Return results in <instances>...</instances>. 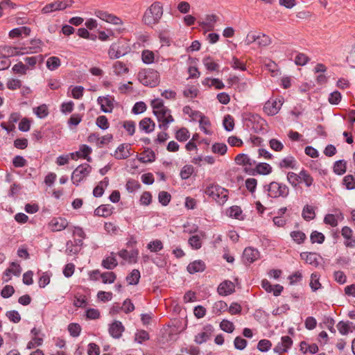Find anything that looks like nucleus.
<instances>
[{
	"label": "nucleus",
	"mask_w": 355,
	"mask_h": 355,
	"mask_svg": "<svg viewBox=\"0 0 355 355\" xmlns=\"http://www.w3.org/2000/svg\"><path fill=\"white\" fill-rule=\"evenodd\" d=\"M163 15V8L159 2L153 3L144 12L143 21L145 24L153 26L160 20Z\"/></svg>",
	"instance_id": "1"
},
{
	"label": "nucleus",
	"mask_w": 355,
	"mask_h": 355,
	"mask_svg": "<svg viewBox=\"0 0 355 355\" xmlns=\"http://www.w3.org/2000/svg\"><path fill=\"white\" fill-rule=\"evenodd\" d=\"M205 193L220 205H224L228 199V191L217 184H210L205 189Z\"/></svg>",
	"instance_id": "2"
},
{
	"label": "nucleus",
	"mask_w": 355,
	"mask_h": 355,
	"mask_svg": "<svg viewBox=\"0 0 355 355\" xmlns=\"http://www.w3.org/2000/svg\"><path fill=\"white\" fill-rule=\"evenodd\" d=\"M268 196L271 198H286L289 194V188L284 184L277 182H272L265 186Z\"/></svg>",
	"instance_id": "3"
},
{
	"label": "nucleus",
	"mask_w": 355,
	"mask_h": 355,
	"mask_svg": "<svg viewBox=\"0 0 355 355\" xmlns=\"http://www.w3.org/2000/svg\"><path fill=\"white\" fill-rule=\"evenodd\" d=\"M139 79L144 85L155 87L159 83V74L157 71L148 69L139 73Z\"/></svg>",
	"instance_id": "4"
},
{
	"label": "nucleus",
	"mask_w": 355,
	"mask_h": 355,
	"mask_svg": "<svg viewBox=\"0 0 355 355\" xmlns=\"http://www.w3.org/2000/svg\"><path fill=\"white\" fill-rule=\"evenodd\" d=\"M91 170L92 167L87 164L78 166L72 173L71 181L73 184L78 185L89 175Z\"/></svg>",
	"instance_id": "5"
},
{
	"label": "nucleus",
	"mask_w": 355,
	"mask_h": 355,
	"mask_svg": "<svg viewBox=\"0 0 355 355\" xmlns=\"http://www.w3.org/2000/svg\"><path fill=\"white\" fill-rule=\"evenodd\" d=\"M155 115L159 122V128L164 130H166L168 128V124L174 121L171 114V110L168 108L161 111H157Z\"/></svg>",
	"instance_id": "6"
},
{
	"label": "nucleus",
	"mask_w": 355,
	"mask_h": 355,
	"mask_svg": "<svg viewBox=\"0 0 355 355\" xmlns=\"http://www.w3.org/2000/svg\"><path fill=\"white\" fill-rule=\"evenodd\" d=\"M283 104L282 99H270L268 101L263 107L264 112L270 116L277 114L281 109Z\"/></svg>",
	"instance_id": "7"
},
{
	"label": "nucleus",
	"mask_w": 355,
	"mask_h": 355,
	"mask_svg": "<svg viewBox=\"0 0 355 355\" xmlns=\"http://www.w3.org/2000/svg\"><path fill=\"white\" fill-rule=\"evenodd\" d=\"M128 32L127 24L121 19L112 15V36L124 35Z\"/></svg>",
	"instance_id": "8"
},
{
	"label": "nucleus",
	"mask_w": 355,
	"mask_h": 355,
	"mask_svg": "<svg viewBox=\"0 0 355 355\" xmlns=\"http://www.w3.org/2000/svg\"><path fill=\"white\" fill-rule=\"evenodd\" d=\"M0 53L3 58L23 55L22 47L4 45L0 46Z\"/></svg>",
	"instance_id": "9"
},
{
	"label": "nucleus",
	"mask_w": 355,
	"mask_h": 355,
	"mask_svg": "<svg viewBox=\"0 0 355 355\" xmlns=\"http://www.w3.org/2000/svg\"><path fill=\"white\" fill-rule=\"evenodd\" d=\"M341 235L345 239L344 244L347 248H355V237L353 236V230L348 226H344L341 229Z\"/></svg>",
	"instance_id": "10"
},
{
	"label": "nucleus",
	"mask_w": 355,
	"mask_h": 355,
	"mask_svg": "<svg viewBox=\"0 0 355 355\" xmlns=\"http://www.w3.org/2000/svg\"><path fill=\"white\" fill-rule=\"evenodd\" d=\"M69 225V222L64 218H53L49 223V227L53 232H59L64 230Z\"/></svg>",
	"instance_id": "11"
},
{
	"label": "nucleus",
	"mask_w": 355,
	"mask_h": 355,
	"mask_svg": "<svg viewBox=\"0 0 355 355\" xmlns=\"http://www.w3.org/2000/svg\"><path fill=\"white\" fill-rule=\"evenodd\" d=\"M111 137L106 135L103 137H99L96 133L90 134L87 138V141L91 144H94L98 148H103L105 145L110 143Z\"/></svg>",
	"instance_id": "12"
},
{
	"label": "nucleus",
	"mask_w": 355,
	"mask_h": 355,
	"mask_svg": "<svg viewBox=\"0 0 355 355\" xmlns=\"http://www.w3.org/2000/svg\"><path fill=\"white\" fill-rule=\"evenodd\" d=\"M293 345V340L292 339L288 336H283L282 337L281 342L279 343L273 349L274 352L282 354L284 352H286L288 349L291 347Z\"/></svg>",
	"instance_id": "13"
},
{
	"label": "nucleus",
	"mask_w": 355,
	"mask_h": 355,
	"mask_svg": "<svg viewBox=\"0 0 355 355\" xmlns=\"http://www.w3.org/2000/svg\"><path fill=\"white\" fill-rule=\"evenodd\" d=\"M112 51H115L116 58H120L129 52L130 46L124 39L121 38L119 40L118 44L114 43V46L112 47Z\"/></svg>",
	"instance_id": "14"
},
{
	"label": "nucleus",
	"mask_w": 355,
	"mask_h": 355,
	"mask_svg": "<svg viewBox=\"0 0 355 355\" xmlns=\"http://www.w3.org/2000/svg\"><path fill=\"white\" fill-rule=\"evenodd\" d=\"M68 7V4L66 1H55L51 3L46 4L42 10V12L44 14L50 13L53 11L62 10Z\"/></svg>",
	"instance_id": "15"
},
{
	"label": "nucleus",
	"mask_w": 355,
	"mask_h": 355,
	"mask_svg": "<svg viewBox=\"0 0 355 355\" xmlns=\"http://www.w3.org/2000/svg\"><path fill=\"white\" fill-rule=\"evenodd\" d=\"M259 257V252L257 249L246 248L243 253V261L245 263H251L257 260Z\"/></svg>",
	"instance_id": "16"
},
{
	"label": "nucleus",
	"mask_w": 355,
	"mask_h": 355,
	"mask_svg": "<svg viewBox=\"0 0 355 355\" xmlns=\"http://www.w3.org/2000/svg\"><path fill=\"white\" fill-rule=\"evenodd\" d=\"M130 155V145L122 144L115 150L114 156L117 159H124L129 157Z\"/></svg>",
	"instance_id": "17"
},
{
	"label": "nucleus",
	"mask_w": 355,
	"mask_h": 355,
	"mask_svg": "<svg viewBox=\"0 0 355 355\" xmlns=\"http://www.w3.org/2000/svg\"><path fill=\"white\" fill-rule=\"evenodd\" d=\"M234 291V285L230 281H225L220 284L218 287V293L219 295L226 296L232 294Z\"/></svg>",
	"instance_id": "18"
},
{
	"label": "nucleus",
	"mask_w": 355,
	"mask_h": 355,
	"mask_svg": "<svg viewBox=\"0 0 355 355\" xmlns=\"http://www.w3.org/2000/svg\"><path fill=\"white\" fill-rule=\"evenodd\" d=\"M344 216L341 212L337 214H328L324 218V223L331 227H336L339 220H343Z\"/></svg>",
	"instance_id": "19"
},
{
	"label": "nucleus",
	"mask_w": 355,
	"mask_h": 355,
	"mask_svg": "<svg viewBox=\"0 0 355 355\" xmlns=\"http://www.w3.org/2000/svg\"><path fill=\"white\" fill-rule=\"evenodd\" d=\"M138 254L139 252L137 250H133L131 251L123 250L119 252V256L130 263L137 262Z\"/></svg>",
	"instance_id": "20"
},
{
	"label": "nucleus",
	"mask_w": 355,
	"mask_h": 355,
	"mask_svg": "<svg viewBox=\"0 0 355 355\" xmlns=\"http://www.w3.org/2000/svg\"><path fill=\"white\" fill-rule=\"evenodd\" d=\"M41 42L40 40H32L31 42V46H22L23 53L25 54H31V53H37L41 51L40 47Z\"/></svg>",
	"instance_id": "21"
},
{
	"label": "nucleus",
	"mask_w": 355,
	"mask_h": 355,
	"mask_svg": "<svg viewBox=\"0 0 355 355\" xmlns=\"http://www.w3.org/2000/svg\"><path fill=\"white\" fill-rule=\"evenodd\" d=\"M302 259L304 260L306 263L317 266L319 263L318 258L319 256L316 253L313 252H302L300 254Z\"/></svg>",
	"instance_id": "22"
},
{
	"label": "nucleus",
	"mask_w": 355,
	"mask_h": 355,
	"mask_svg": "<svg viewBox=\"0 0 355 355\" xmlns=\"http://www.w3.org/2000/svg\"><path fill=\"white\" fill-rule=\"evenodd\" d=\"M205 269V264L202 261L197 260L190 263L187 266V270L191 274L202 272Z\"/></svg>",
	"instance_id": "23"
},
{
	"label": "nucleus",
	"mask_w": 355,
	"mask_h": 355,
	"mask_svg": "<svg viewBox=\"0 0 355 355\" xmlns=\"http://www.w3.org/2000/svg\"><path fill=\"white\" fill-rule=\"evenodd\" d=\"M235 162L239 165L252 166L256 164V162L249 157L246 154H239L235 157Z\"/></svg>",
	"instance_id": "24"
},
{
	"label": "nucleus",
	"mask_w": 355,
	"mask_h": 355,
	"mask_svg": "<svg viewBox=\"0 0 355 355\" xmlns=\"http://www.w3.org/2000/svg\"><path fill=\"white\" fill-rule=\"evenodd\" d=\"M205 331L198 333L195 336V342L198 344H202L205 342H206L209 336H211V326H207L204 329Z\"/></svg>",
	"instance_id": "25"
},
{
	"label": "nucleus",
	"mask_w": 355,
	"mask_h": 355,
	"mask_svg": "<svg viewBox=\"0 0 355 355\" xmlns=\"http://www.w3.org/2000/svg\"><path fill=\"white\" fill-rule=\"evenodd\" d=\"M155 123L148 117L143 119L139 122V128L141 130L144 131L146 133H150L155 129Z\"/></svg>",
	"instance_id": "26"
},
{
	"label": "nucleus",
	"mask_w": 355,
	"mask_h": 355,
	"mask_svg": "<svg viewBox=\"0 0 355 355\" xmlns=\"http://www.w3.org/2000/svg\"><path fill=\"white\" fill-rule=\"evenodd\" d=\"M109 185V178H105L103 180L101 181L98 184L94 189L93 195L98 198L102 196L104 193L105 189Z\"/></svg>",
	"instance_id": "27"
},
{
	"label": "nucleus",
	"mask_w": 355,
	"mask_h": 355,
	"mask_svg": "<svg viewBox=\"0 0 355 355\" xmlns=\"http://www.w3.org/2000/svg\"><path fill=\"white\" fill-rule=\"evenodd\" d=\"M218 18L215 15H210L206 17V21L201 24V26L209 31L214 29V24L218 21Z\"/></svg>",
	"instance_id": "28"
},
{
	"label": "nucleus",
	"mask_w": 355,
	"mask_h": 355,
	"mask_svg": "<svg viewBox=\"0 0 355 355\" xmlns=\"http://www.w3.org/2000/svg\"><path fill=\"white\" fill-rule=\"evenodd\" d=\"M30 32H31V29L29 28L26 27V26H21V27L15 28L11 30L9 32V37L10 38H15V37H19L22 34H24L25 35H28L30 34Z\"/></svg>",
	"instance_id": "29"
},
{
	"label": "nucleus",
	"mask_w": 355,
	"mask_h": 355,
	"mask_svg": "<svg viewBox=\"0 0 355 355\" xmlns=\"http://www.w3.org/2000/svg\"><path fill=\"white\" fill-rule=\"evenodd\" d=\"M125 331V327L119 321L112 322V338H119L122 333Z\"/></svg>",
	"instance_id": "30"
},
{
	"label": "nucleus",
	"mask_w": 355,
	"mask_h": 355,
	"mask_svg": "<svg viewBox=\"0 0 355 355\" xmlns=\"http://www.w3.org/2000/svg\"><path fill=\"white\" fill-rule=\"evenodd\" d=\"M95 216L107 217L111 215V208L109 205H101L94 210Z\"/></svg>",
	"instance_id": "31"
},
{
	"label": "nucleus",
	"mask_w": 355,
	"mask_h": 355,
	"mask_svg": "<svg viewBox=\"0 0 355 355\" xmlns=\"http://www.w3.org/2000/svg\"><path fill=\"white\" fill-rule=\"evenodd\" d=\"M91 153V148L85 144H83L80 146L79 150L77 151L76 154L78 157H83L89 162L91 158L89 155Z\"/></svg>",
	"instance_id": "32"
},
{
	"label": "nucleus",
	"mask_w": 355,
	"mask_h": 355,
	"mask_svg": "<svg viewBox=\"0 0 355 355\" xmlns=\"http://www.w3.org/2000/svg\"><path fill=\"white\" fill-rule=\"evenodd\" d=\"M24 61L26 63V66L28 67V69H33L35 67V65L38 62H42L43 61V57L41 55L32 57H26Z\"/></svg>",
	"instance_id": "33"
},
{
	"label": "nucleus",
	"mask_w": 355,
	"mask_h": 355,
	"mask_svg": "<svg viewBox=\"0 0 355 355\" xmlns=\"http://www.w3.org/2000/svg\"><path fill=\"white\" fill-rule=\"evenodd\" d=\"M60 64L61 62L58 57H50L46 61V67L51 71L57 69L60 66Z\"/></svg>",
	"instance_id": "34"
},
{
	"label": "nucleus",
	"mask_w": 355,
	"mask_h": 355,
	"mask_svg": "<svg viewBox=\"0 0 355 355\" xmlns=\"http://www.w3.org/2000/svg\"><path fill=\"white\" fill-rule=\"evenodd\" d=\"M114 71L116 75L122 76L128 72V68L126 67L125 64L120 61H116L114 65Z\"/></svg>",
	"instance_id": "35"
},
{
	"label": "nucleus",
	"mask_w": 355,
	"mask_h": 355,
	"mask_svg": "<svg viewBox=\"0 0 355 355\" xmlns=\"http://www.w3.org/2000/svg\"><path fill=\"white\" fill-rule=\"evenodd\" d=\"M296 161L292 156H288L284 158L279 163L281 168H294L295 167Z\"/></svg>",
	"instance_id": "36"
},
{
	"label": "nucleus",
	"mask_w": 355,
	"mask_h": 355,
	"mask_svg": "<svg viewBox=\"0 0 355 355\" xmlns=\"http://www.w3.org/2000/svg\"><path fill=\"white\" fill-rule=\"evenodd\" d=\"M315 216L314 208L312 206L306 205L302 210V217L306 220H313Z\"/></svg>",
	"instance_id": "37"
},
{
	"label": "nucleus",
	"mask_w": 355,
	"mask_h": 355,
	"mask_svg": "<svg viewBox=\"0 0 355 355\" xmlns=\"http://www.w3.org/2000/svg\"><path fill=\"white\" fill-rule=\"evenodd\" d=\"M140 278V272L138 270H133L126 277V281L130 285H136L138 284Z\"/></svg>",
	"instance_id": "38"
},
{
	"label": "nucleus",
	"mask_w": 355,
	"mask_h": 355,
	"mask_svg": "<svg viewBox=\"0 0 355 355\" xmlns=\"http://www.w3.org/2000/svg\"><path fill=\"white\" fill-rule=\"evenodd\" d=\"M12 70L15 73L26 75L28 70V67L24 64L22 62H19L13 65Z\"/></svg>",
	"instance_id": "39"
},
{
	"label": "nucleus",
	"mask_w": 355,
	"mask_h": 355,
	"mask_svg": "<svg viewBox=\"0 0 355 355\" xmlns=\"http://www.w3.org/2000/svg\"><path fill=\"white\" fill-rule=\"evenodd\" d=\"M302 182L306 187H311L313 184V179L311 175L305 170L300 171V182Z\"/></svg>",
	"instance_id": "40"
},
{
	"label": "nucleus",
	"mask_w": 355,
	"mask_h": 355,
	"mask_svg": "<svg viewBox=\"0 0 355 355\" xmlns=\"http://www.w3.org/2000/svg\"><path fill=\"white\" fill-rule=\"evenodd\" d=\"M256 171L261 175H268L272 172V167L266 163H259L256 166Z\"/></svg>",
	"instance_id": "41"
},
{
	"label": "nucleus",
	"mask_w": 355,
	"mask_h": 355,
	"mask_svg": "<svg viewBox=\"0 0 355 355\" xmlns=\"http://www.w3.org/2000/svg\"><path fill=\"white\" fill-rule=\"evenodd\" d=\"M33 112L40 119H44L49 114L47 106L44 104L33 108Z\"/></svg>",
	"instance_id": "42"
},
{
	"label": "nucleus",
	"mask_w": 355,
	"mask_h": 355,
	"mask_svg": "<svg viewBox=\"0 0 355 355\" xmlns=\"http://www.w3.org/2000/svg\"><path fill=\"white\" fill-rule=\"evenodd\" d=\"M142 61L145 64H151L154 62L155 60V54L153 51L150 50H144L141 53Z\"/></svg>",
	"instance_id": "43"
},
{
	"label": "nucleus",
	"mask_w": 355,
	"mask_h": 355,
	"mask_svg": "<svg viewBox=\"0 0 355 355\" xmlns=\"http://www.w3.org/2000/svg\"><path fill=\"white\" fill-rule=\"evenodd\" d=\"M150 338L148 333L145 330H139L135 334V340L139 344L144 341L148 340Z\"/></svg>",
	"instance_id": "44"
},
{
	"label": "nucleus",
	"mask_w": 355,
	"mask_h": 355,
	"mask_svg": "<svg viewBox=\"0 0 355 355\" xmlns=\"http://www.w3.org/2000/svg\"><path fill=\"white\" fill-rule=\"evenodd\" d=\"M346 162L343 160H339L335 162L334 171L338 175H343L346 171Z\"/></svg>",
	"instance_id": "45"
},
{
	"label": "nucleus",
	"mask_w": 355,
	"mask_h": 355,
	"mask_svg": "<svg viewBox=\"0 0 355 355\" xmlns=\"http://www.w3.org/2000/svg\"><path fill=\"white\" fill-rule=\"evenodd\" d=\"M227 309V304L223 301H218L214 303L212 307V312L215 314H220Z\"/></svg>",
	"instance_id": "46"
},
{
	"label": "nucleus",
	"mask_w": 355,
	"mask_h": 355,
	"mask_svg": "<svg viewBox=\"0 0 355 355\" xmlns=\"http://www.w3.org/2000/svg\"><path fill=\"white\" fill-rule=\"evenodd\" d=\"M212 152L223 155L226 153L227 148L223 143H216L211 147Z\"/></svg>",
	"instance_id": "47"
},
{
	"label": "nucleus",
	"mask_w": 355,
	"mask_h": 355,
	"mask_svg": "<svg viewBox=\"0 0 355 355\" xmlns=\"http://www.w3.org/2000/svg\"><path fill=\"white\" fill-rule=\"evenodd\" d=\"M139 160L143 163L151 162L155 160V154L152 150H145Z\"/></svg>",
	"instance_id": "48"
},
{
	"label": "nucleus",
	"mask_w": 355,
	"mask_h": 355,
	"mask_svg": "<svg viewBox=\"0 0 355 355\" xmlns=\"http://www.w3.org/2000/svg\"><path fill=\"white\" fill-rule=\"evenodd\" d=\"M223 123L224 128L227 131H232L234 128V118L230 114H227L224 117Z\"/></svg>",
	"instance_id": "49"
},
{
	"label": "nucleus",
	"mask_w": 355,
	"mask_h": 355,
	"mask_svg": "<svg viewBox=\"0 0 355 355\" xmlns=\"http://www.w3.org/2000/svg\"><path fill=\"white\" fill-rule=\"evenodd\" d=\"M350 324H352V323L341 321L338 323L337 329L341 334L346 335L349 332L352 331Z\"/></svg>",
	"instance_id": "50"
},
{
	"label": "nucleus",
	"mask_w": 355,
	"mask_h": 355,
	"mask_svg": "<svg viewBox=\"0 0 355 355\" xmlns=\"http://www.w3.org/2000/svg\"><path fill=\"white\" fill-rule=\"evenodd\" d=\"M98 103L101 105V107L103 112H109L110 110L106 108L105 107H110L111 106V100L108 97H103L100 96L98 98Z\"/></svg>",
	"instance_id": "51"
},
{
	"label": "nucleus",
	"mask_w": 355,
	"mask_h": 355,
	"mask_svg": "<svg viewBox=\"0 0 355 355\" xmlns=\"http://www.w3.org/2000/svg\"><path fill=\"white\" fill-rule=\"evenodd\" d=\"M220 329L227 333H232L234 330V325L233 322L227 320H223L220 324Z\"/></svg>",
	"instance_id": "52"
},
{
	"label": "nucleus",
	"mask_w": 355,
	"mask_h": 355,
	"mask_svg": "<svg viewBox=\"0 0 355 355\" xmlns=\"http://www.w3.org/2000/svg\"><path fill=\"white\" fill-rule=\"evenodd\" d=\"M300 173L297 174L293 172H288L287 174V180L288 182L293 187H296L300 183Z\"/></svg>",
	"instance_id": "53"
},
{
	"label": "nucleus",
	"mask_w": 355,
	"mask_h": 355,
	"mask_svg": "<svg viewBox=\"0 0 355 355\" xmlns=\"http://www.w3.org/2000/svg\"><path fill=\"white\" fill-rule=\"evenodd\" d=\"M147 248L151 252H156L161 250L163 248L162 243L160 240H155L153 241L150 242Z\"/></svg>",
	"instance_id": "54"
},
{
	"label": "nucleus",
	"mask_w": 355,
	"mask_h": 355,
	"mask_svg": "<svg viewBox=\"0 0 355 355\" xmlns=\"http://www.w3.org/2000/svg\"><path fill=\"white\" fill-rule=\"evenodd\" d=\"M310 286L313 291H315L320 288L321 284L319 282V275L317 273H313L311 275Z\"/></svg>",
	"instance_id": "55"
},
{
	"label": "nucleus",
	"mask_w": 355,
	"mask_h": 355,
	"mask_svg": "<svg viewBox=\"0 0 355 355\" xmlns=\"http://www.w3.org/2000/svg\"><path fill=\"white\" fill-rule=\"evenodd\" d=\"M193 173V167L191 165L184 166L180 171V177L182 180L188 179Z\"/></svg>",
	"instance_id": "56"
},
{
	"label": "nucleus",
	"mask_w": 355,
	"mask_h": 355,
	"mask_svg": "<svg viewBox=\"0 0 355 355\" xmlns=\"http://www.w3.org/2000/svg\"><path fill=\"white\" fill-rule=\"evenodd\" d=\"M73 234L80 238V239L75 241L76 244L80 245H82L83 239L85 237V234L83 230L80 227H74L73 230Z\"/></svg>",
	"instance_id": "57"
},
{
	"label": "nucleus",
	"mask_w": 355,
	"mask_h": 355,
	"mask_svg": "<svg viewBox=\"0 0 355 355\" xmlns=\"http://www.w3.org/2000/svg\"><path fill=\"white\" fill-rule=\"evenodd\" d=\"M189 137V132L186 128H181L176 132L175 138L180 141H184Z\"/></svg>",
	"instance_id": "58"
},
{
	"label": "nucleus",
	"mask_w": 355,
	"mask_h": 355,
	"mask_svg": "<svg viewBox=\"0 0 355 355\" xmlns=\"http://www.w3.org/2000/svg\"><path fill=\"white\" fill-rule=\"evenodd\" d=\"M198 90L194 86H190L183 91V94L185 97L189 98H193L197 96Z\"/></svg>",
	"instance_id": "59"
},
{
	"label": "nucleus",
	"mask_w": 355,
	"mask_h": 355,
	"mask_svg": "<svg viewBox=\"0 0 355 355\" xmlns=\"http://www.w3.org/2000/svg\"><path fill=\"white\" fill-rule=\"evenodd\" d=\"M292 239L297 243H302L306 239V235L301 231H293L291 233Z\"/></svg>",
	"instance_id": "60"
},
{
	"label": "nucleus",
	"mask_w": 355,
	"mask_h": 355,
	"mask_svg": "<svg viewBox=\"0 0 355 355\" xmlns=\"http://www.w3.org/2000/svg\"><path fill=\"white\" fill-rule=\"evenodd\" d=\"M68 330L70 333V335L73 337H77L80 335L81 327L77 323H71L68 326Z\"/></svg>",
	"instance_id": "61"
},
{
	"label": "nucleus",
	"mask_w": 355,
	"mask_h": 355,
	"mask_svg": "<svg viewBox=\"0 0 355 355\" xmlns=\"http://www.w3.org/2000/svg\"><path fill=\"white\" fill-rule=\"evenodd\" d=\"M151 106H152V107L153 109L154 114L155 113H157V112L158 111H161V110H163L167 108L166 107H165L164 105L163 101L161 99H159V98L153 100L151 102Z\"/></svg>",
	"instance_id": "62"
},
{
	"label": "nucleus",
	"mask_w": 355,
	"mask_h": 355,
	"mask_svg": "<svg viewBox=\"0 0 355 355\" xmlns=\"http://www.w3.org/2000/svg\"><path fill=\"white\" fill-rule=\"evenodd\" d=\"M311 241L312 243L321 244L324 241V236L321 232L313 231L311 234Z\"/></svg>",
	"instance_id": "63"
},
{
	"label": "nucleus",
	"mask_w": 355,
	"mask_h": 355,
	"mask_svg": "<svg viewBox=\"0 0 355 355\" xmlns=\"http://www.w3.org/2000/svg\"><path fill=\"white\" fill-rule=\"evenodd\" d=\"M257 44L261 46H266L271 43V39L264 34L257 35Z\"/></svg>",
	"instance_id": "64"
}]
</instances>
